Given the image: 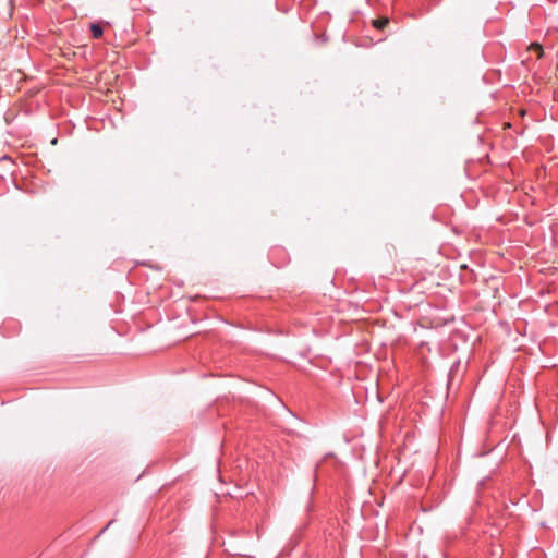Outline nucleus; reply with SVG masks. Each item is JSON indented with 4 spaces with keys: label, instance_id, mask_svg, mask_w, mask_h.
Listing matches in <instances>:
<instances>
[{
    "label": "nucleus",
    "instance_id": "f257e3e1",
    "mask_svg": "<svg viewBox=\"0 0 558 558\" xmlns=\"http://www.w3.org/2000/svg\"><path fill=\"white\" fill-rule=\"evenodd\" d=\"M90 32H92L93 38H95V39L100 38L104 34V29H102L101 25H99L97 23H93L90 25Z\"/></svg>",
    "mask_w": 558,
    "mask_h": 558
},
{
    "label": "nucleus",
    "instance_id": "f03ea898",
    "mask_svg": "<svg viewBox=\"0 0 558 558\" xmlns=\"http://www.w3.org/2000/svg\"><path fill=\"white\" fill-rule=\"evenodd\" d=\"M389 23L388 17H380L376 20H372V24L377 29H383Z\"/></svg>",
    "mask_w": 558,
    "mask_h": 558
},
{
    "label": "nucleus",
    "instance_id": "7ed1b4c3",
    "mask_svg": "<svg viewBox=\"0 0 558 558\" xmlns=\"http://www.w3.org/2000/svg\"><path fill=\"white\" fill-rule=\"evenodd\" d=\"M531 50L533 51H536L537 52V57L541 58L543 56V48L541 45L538 44H532L531 47H530Z\"/></svg>",
    "mask_w": 558,
    "mask_h": 558
}]
</instances>
